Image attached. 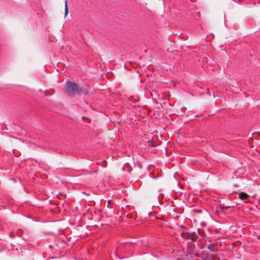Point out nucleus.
I'll list each match as a JSON object with an SVG mask.
<instances>
[{"instance_id":"f257e3e1","label":"nucleus","mask_w":260,"mask_h":260,"mask_svg":"<svg viewBox=\"0 0 260 260\" xmlns=\"http://www.w3.org/2000/svg\"><path fill=\"white\" fill-rule=\"evenodd\" d=\"M66 90L69 94L78 93L81 89L74 82H69L66 85Z\"/></svg>"},{"instance_id":"f03ea898","label":"nucleus","mask_w":260,"mask_h":260,"mask_svg":"<svg viewBox=\"0 0 260 260\" xmlns=\"http://www.w3.org/2000/svg\"><path fill=\"white\" fill-rule=\"evenodd\" d=\"M200 257L202 260H214L215 256L207 251H203L201 254Z\"/></svg>"},{"instance_id":"7ed1b4c3","label":"nucleus","mask_w":260,"mask_h":260,"mask_svg":"<svg viewBox=\"0 0 260 260\" xmlns=\"http://www.w3.org/2000/svg\"><path fill=\"white\" fill-rule=\"evenodd\" d=\"M239 197L240 199L246 200L249 197V195L246 193L241 192L239 193Z\"/></svg>"},{"instance_id":"20e7f679","label":"nucleus","mask_w":260,"mask_h":260,"mask_svg":"<svg viewBox=\"0 0 260 260\" xmlns=\"http://www.w3.org/2000/svg\"><path fill=\"white\" fill-rule=\"evenodd\" d=\"M228 208H229V207H226V206H222L220 207V209L219 210H216L215 213L218 216H219L221 214V213L223 212V210L227 209Z\"/></svg>"},{"instance_id":"39448f33","label":"nucleus","mask_w":260,"mask_h":260,"mask_svg":"<svg viewBox=\"0 0 260 260\" xmlns=\"http://www.w3.org/2000/svg\"><path fill=\"white\" fill-rule=\"evenodd\" d=\"M214 246H215V245L213 244V243L212 244H209L208 245V249L210 251H212V252H214V251H216V249L215 248H214Z\"/></svg>"},{"instance_id":"423d86ee","label":"nucleus","mask_w":260,"mask_h":260,"mask_svg":"<svg viewBox=\"0 0 260 260\" xmlns=\"http://www.w3.org/2000/svg\"><path fill=\"white\" fill-rule=\"evenodd\" d=\"M54 93V90H51L50 91L46 90L45 91V94L46 96L51 95Z\"/></svg>"},{"instance_id":"0eeeda50","label":"nucleus","mask_w":260,"mask_h":260,"mask_svg":"<svg viewBox=\"0 0 260 260\" xmlns=\"http://www.w3.org/2000/svg\"><path fill=\"white\" fill-rule=\"evenodd\" d=\"M68 14V8L67 6V0L65 1L64 15L66 16Z\"/></svg>"},{"instance_id":"6e6552de","label":"nucleus","mask_w":260,"mask_h":260,"mask_svg":"<svg viewBox=\"0 0 260 260\" xmlns=\"http://www.w3.org/2000/svg\"><path fill=\"white\" fill-rule=\"evenodd\" d=\"M9 236L10 238H11L12 239H13L15 237V235L14 232H10L9 234Z\"/></svg>"},{"instance_id":"1a4fd4ad","label":"nucleus","mask_w":260,"mask_h":260,"mask_svg":"<svg viewBox=\"0 0 260 260\" xmlns=\"http://www.w3.org/2000/svg\"><path fill=\"white\" fill-rule=\"evenodd\" d=\"M20 230L18 231V232H17V234H18V235H19V234H20Z\"/></svg>"},{"instance_id":"9d476101","label":"nucleus","mask_w":260,"mask_h":260,"mask_svg":"<svg viewBox=\"0 0 260 260\" xmlns=\"http://www.w3.org/2000/svg\"><path fill=\"white\" fill-rule=\"evenodd\" d=\"M114 255L115 256H116L117 255V252H116L115 253H114Z\"/></svg>"},{"instance_id":"9b49d317","label":"nucleus","mask_w":260,"mask_h":260,"mask_svg":"<svg viewBox=\"0 0 260 260\" xmlns=\"http://www.w3.org/2000/svg\"><path fill=\"white\" fill-rule=\"evenodd\" d=\"M111 257L113 258V255L111 254Z\"/></svg>"}]
</instances>
